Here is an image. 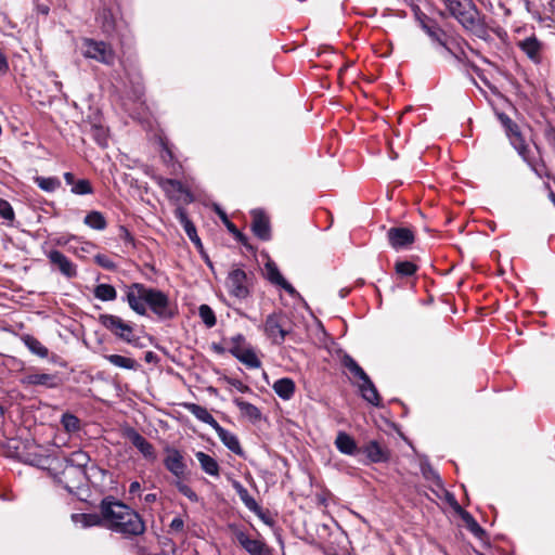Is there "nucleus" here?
<instances>
[{
  "label": "nucleus",
  "instance_id": "1",
  "mask_svg": "<svg viewBox=\"0 0 555 555\" xmlns=\"http://www.w3.org/2000/svg\"><path fill=\"white\" fill-rule=\"evenodd\" d=\"M121 300L139 315H146L147 308L160 320H172L178 314L177 305L160 289L149 287L143 283L124 285Z\"/></svg>",
  "mask_w": 555,
  "mask_h": 555
},
{
  "label": "nucleus",
  "instance_id": "2",
  "mask_svg": "<svg viewBox=\"0 0 555 555\" xmlns=\"http://www.w3.org/2000/svg\"><path fill=\"white\" fill-rule=\"evenodd\" d=\"M99 507L106 529L124 537H138L145 532V522L140 514L114 496L104 498Z\"/></svg>",
  "mask_w": 555,
  "mask_h": 555
},
{
  "label": "nucleus",
  "instance_id": "3",
  "mask_svg": "<svg viewBox=\"0 0 555 555\" xmlns=\"http://www.w3.org/2000/svg\"><path fill=\"white\" fill-rule=\"evenodd\" d=\"M450 16L461 26L479 38L487 35V27L480 17V12L473 0H441Z\"/></svg>",
  "mask_w": 555,
  "mask_h": 555
},
{
  "label": "nucleus",
  "instance_id": "4",
  "mask_svg": "<svg viewBox=\"0 0 555 555\" xmlns=\"http://www.w3.org/2000/svg\"><path fill=\"white\" fill-rule=\"evenodd\" d=\"M255 280L253 271L246 272L240 267H234L229 271L224 285L231 297L246 300L253 294Z\"/></svg>",
  "mask_w": 555,
  "mask_h": 555
},
{
  "label": "nucleus",
  "instance_id": "5",
  "mask_svg": "<svg viewBox=\"0 0 555 555\" xmlns=\"http://www.w3.org/2000/svg\"><path fill=\"white\" fill-rule=\"evenodd\" d=\"M100 324L109 331L116 338L135 347L143 348L140 337L134 333L133 325L130 322L124 321L120 317L115 314L103 313L99 315Z\"/></svg>",
  "mask_w": 555,
  "mask_h": 555
},
{
  "label": "nucleus",
  "instance_id": "6",
  "mask_svg": "<svg viewBox=\"0 0 555 555\" xmlns=\"http://www.w3.org/2000/svg\"><path fill=\"white\" fill-rule=\"evenodd\" d=\"M264 335L271 340L273 345H282L286 337L292 333L289 320L282 311H273L268 314L262 325Z\"/></svg>",
  "mask_w": 555,
  "mask_h": 555
},
{
  "label": "nucleus",
  "instance_id": "7",
  "mask_svg": "<svg viewBox=\"0 0 555 555\" xmlns=\"http://www.w3.org/2000/svg\"><path fill=\"white\" fill-rule=\"evenodd\" d=\"M82 54L107 66H113L116 61L115 51L109 43L91 38L82 40Z\"/></svg>",
  "mask_w": 555,
  "mask_h": 555
},
{
  "label": "nucleus",
  "instance_id": "8",
  "mask_svg": "<svg viewBox=\"0 0 555 555\" xmlns=\"http://www.w3.org/2000/svg\"><path fill=\"white\" fill-rule=\"evenodd\" d=\"M228 529L233 539L250 555H271L270 548L259 539H251L242 526L229 524Z\"/></svg>",
  "mask_w": 555,
  "mask_h": 555
},
{
  "label": "nucleus",
  "instance_id": "9",
  "mask_svg": "<svg viewBox=\"0 0 555 555\" xmlns=\"http://www.w3.org/2000/svg\"><path fill=\"white\" fill-rule=\"evenodd\" d=\"M23 386H41L49 389H54L61 386L62 378L59 373H40L31 369L28 370L20 379Z\"/></svg>",
  "mask_w": 555,
  "mask_h": 555
},
{
  "label": "nucleus",
  "instance_id": "10",
  "mask_svg": "<svg viewBox=\"0 0 555 555\" xmlns=\"http://www.w3.org/2000/svg\"><path fill=\"white\" fill-rule=\"evenodd\" d=\"M53 477L67 492L75 493L76 490L83 486L86 472L65 466L61 473L53 474Z\"/></svg>",
  "mask_w": 555,
  "mask_h": 555
},
{
  "label": "nucleus",
  "instance_id": "11",
  "mask_svg": "<svg viewBox=\"0 0 555 555\" xmlns=\"http://www.w3.org/2000/svg\"><path fill=\"white\" fill-rule=\"evenodd\" d=\"M125 437L135 447L139 452L150 462L156 461V451L154 446L143 437L133 427H127L124 433Z\"/></svg>",
  "mask_w": 555,
  "mask_h": 555
},
{
  "label": "nucleus",
  "instance_id": "12",
  "mask_svg": "<svg viewBox=\"0 0 555 555\" xmlns=\"http://www.w3.org/2000/svg\"><path fill=\"white\" fill-rule=\"evenodd\" d=\"M166 456L164 459V466L177 479H182L186 472V463L182 453L172 447L165 448Z\"/></svg>",
  "mask_w": 555,
  "mask_h": 555
},
{
  "label": "nucleus",
  "instance_id": "13",
  "mask_svg": "<svg viewBox=\"0 0 555 555\" xmlns=\"http://www.w3.org/2000/svg\"><path fill=\"white\" fill-rule=\"evenodd\" d=\"M496 116L501 125L503 126L505 133L508 137L509 142L514 146V149L517 152L524 151L525 147L528 145L526 144V141L520 132L518 125L514 120H512L505 113H498Z\"/></svg>",
  "mask_w": 555,
  "mask_h": 555
},
{
  "label": "nucleus",
  "instance_id": "14",
  "mask_svg": "<svg viewBox=\"0 0 555 555\" xmlns=\"http://www.w3.org/2000/svg\"><path fill=\"white\" fill-rule=\"evenodd\" d=\"M53 269H56L62 275L67 279L77 276V266L63 253L57 249H52L47 254Z\"/></svg>",
  "mask_w": 555,
  "mask_h": 555
},
{
  "label": "nucleus",
  "instance_id": "15",
  "mask_svg": "<svg viewBox=\"0 0 555 555\" xmlns=\"http://www.w3.org/2000/svg\"><path fill=\"white\" fill-rule=\"evenodd\" d=\"M360 453L364 454L369 463H387L390 460V450L377 440H370L360 447Z\"/></svg>",
  "mask_w": 555,
  "mask_h": 555
},
{
  "label": "nucleus",
  "instance_id": "16",
  "mask_svg": "<svg viewBox=\"0 0 555 555\" xmlns=\"http://www.w3.org/2000/svg\"><path fill=\"white\" fill-rule=\"evenodd\" d=\"M389 245L396 249H402L412 245L415 241L414 232L409 228L392 227L387 231Z\"/></svg>",
  "mask_w": 555,
  "mask_h": 555
},
{
  "label": "nucleus",
  "instance_id": "17",
  "mask_svg": "<svg viewBox=\"0 0 555 555\" xmlns=\"http://www.w3.org/2000/svg\"><path fill=\"white\" fill-rule=\"evenodd\" d=\"M20 459L31 466L52 470L53 462L56 461V459L51 457L49 454H44L41 452L40 448H36L35 450H29L23 454L20 455Z\"/></svg>",
  "mask_w": 555,
  "mask_h": 555
},
{
  "label": "nucleus",
  "instance_id": "18",
  "mask_svg": "<svg viewBox=\"0 0 555 555\" xmlns=\"http://www.w3.org/2000/svg\"><path fill=\"white\" fill-rule=\"evenodd\" d=\"M253 222L251 231L261 241H269L271 238V228L269 218L260 209L251 211Z\"/></svg>",
  "mask_w": 555,
  "mask_h": 555
},
{
  "label": "nucleus",
  "instance_id": "19",
  "mask_svg": "<svg viewBox=\"0 0 555 555\" xmlns=\"http://www.w3.org/2000/svg\"><path fill=\"white\" fill-rule=\"evenodd\" d=\"M175 217L178 219V221L184 229L190 241L195 245V247L198 249V251H202V249H203L202 241H201L199 236L197 235L196 228H195L194 223L191 221V219L189 218L186 210L181 206L177 207L175 209Z\"/></svg>",
  "mask_w": 555,
  "mask_h": 555
},
{
  "label": "nucleus",
  "instance_id": "20",
  "mask_svg": "<svg viewBox=\"0 0 555 555\" xmlns=\"http://www.w3.org/2000/svg\"><path fill=\"white\" fill-rule=\"evenodd\" d=\"M266 269V278L268 281L274 285L282 287L289 295H294L296 289L288 283L284 276L281 274L278 266L272 260H269L264 264Z\"/></svg>",
  "mask_w": 555,
  "mask_h": 555
},
{
  "label": "nucleus",
  "instance_id": "21",
  "mask_svg": "<svg viewBox=\"0 0 555 555\" xmlns=\"http://www.w3.org/2000/svg\"><path fill=\"white\" fill-rule=\"evenodd\" d=\"M518 154L539 178H546L548 180L555 179L541 157L533 158L530 156L528 146H526L524 151H519Z\"/></svg>",
  "mask_w": 555,
  "mask_h": 555
},
{
  "label": "nucleus",
  "instance_id": "22",
  "mask_svg": "<svg viewBox=\"0 0 555 555\" xmlns=\"http://www.w3.org/2000/svg\"><path fill=\"white\" fill-rule=\"evenodd\" d=\"M517 46L533 63L541 62L542 43L534 35L518 41Z\"/></svg>",
  "mask_w": 555,
  "mask_h": 555
},
{
  "label": "nucleus",
  "instance_id": "23",
  "mask_svg": "<svg viewBox=\"0 0 555 555\" xmlns=\"http://www.w3.org/2000/svg\"><path fill=\"white\" fill-rule=\"evenodd\" d=\"M96 22L102 31L106 35H113L117 29V17L113 9L102 7L96 14Z\"/></svg>",
  "mask_w": 555,
  "mask_h": 555
},
{
  "label": "nucleus",
  "instance_id": "24",
  "mask_svg": "<svg viewBox=\"0 0 555 555\" xmlns=\"http://www.w3.org/2000/svg\"><path fill=\"white\" fill-rule=\"evenodd\" d=\"M72 520L75 525H79L81 528L105 527V519L101 512L100 514L76 513L72 515Z\"/></svg>",
  "mask_w": 555,
  "mask_h": 555
},
{
  "label": "nucleus",
  "instance_id": "25",
  "mask_svg": "<svg viewBox=\"0 0 555 555\" xmlns=\"http://www.w3.org/2000/svg\"><path fill=\"white\" fill-rule=\"evenodd\" d=\"M218 438L221 440V442L234 454L238 456H244V451L241 447V443L238 441V438L233 433L227 430L221 425H219L215 429Z\"/></svg>",
  "mask_w": 555,
  "mask_h": 555
},
{
  "label": "nucleus",
  "instance_id": "26",
  "mask_svg": "<svg viewBox=\"0 0 555 555\" xmlns=\"http://www.w3.org/2000/svg\"><path fill=\"white\" fill-rule=\"evenodd\" d=\"M361 397L374 406H382V398L372 379L369 377L363 383H357Z\"/></svg>",
  "mask_w": 555,
  "mask_h": 555
},
{
  "label": "nucleus",
  "instance_id": "27",
  "mask_svg": "<svg viewBox=\"0 0 555 555\" xmlns=\"http://www.w3.org/2000/svg\"><path fill=\"white\" fill-rule=\"evenodd\" d=\"M424 31L429 36V38L434 42H437L451 55L457 57V55L451 50V48L448 46L446 41V31L438 25L437 22H433L431 24H424Z\"/></svg>",
  "mask_w": 555,
  "mask_h": 555
},
{
  "label": "nucleus",
  "instance_id": "28",
  "mask_svg": "<svg viewBox=\"0 0 555 555\" xmlns=\"http://www.w3.org/2000/svg\"><path fill=\"white\" fill-rule=\"evenodd\" d=\"M337 450L346 455H356L360 453V448H358L356 440L347 433L339 431L334 441Z\"/></svg>",
  "mask_w": 555,
  "mask_h": 555
},
{
  "label": "nucleus",
  "instance_id": "29",
  "mask_svg": "<svg viewBox=\"0 0 555 555\" xmlns=\"http://www.w3.org/2000/svg\"><path fill=\"white\" fill-rule=\"evenodd\" d=\"M341 364L348 370L351 375L352 383L357 386V383H363L370 376L358 364V362L349 354H344L341 358Z\"/></svg>",
  "mask_w": 555,
  "mask_h": 555
},
{
  "label": "nucleus",
  "instance_id": "30",
  "mask_svg": "<svg viewBox=\"0 0 555 555\" xmlns=\"http://www.w3.org/2000/svg\"><path fill=\"white\" fill-rule=\"evenodd\" d=\"M232 487L235 490L236 494L244 503V505L253 513L257 515H261L262 509L256 500L249 494L248 490L237 480H233Z\"/></svg>",
  "mask_w": 555,
  "mask_h": 555
},
{
  "label": "nucleus",
  "instance_id": "31",
  "mask_svg": "<svg viewBox=\"0 0 555 555\" xmlns=\"http://www.w3.org/2000/svg\"><path fill=\"white\" fill-rule=\"evenodd\" d=\"M185 408L198 421L209 425L214 430L220 425L205 406L196 403H188Z\"/></svg>",
  "mask_w": 555,
  "mask_h": 555
},
{
  "label": "nucleus",
  "instance_id": "32",
  "mask_svg": "<svg viewBox=\"0 0 555 555\" xmlns=\"http://www.w3.org/2000/svg\"><path fill=\"white\" fill-rule=\"evenodd\" d=\"M274 392L283 400H291L295 393L296 386L292 378L283 377L274 382Z\"/></svg>",
  "mask_w": 555,
  "mask_h": 555
},
{
  "label": "nucleus",
  "instance_id": "33",
  "mask_svg": "<svg viewBox=\"0 0 555 555\" xmlns=\"http://www.w3.org/2000/svg\"><path fill=\"white\" fill-rule=\"evenodd\" d=\"M233 403L238 408L241 414L253 423L261 420V411L254 404L243 400L242 398H234Z\"/></svg>",
  "mask_w": 555,
  "mask_h": 555
},
{
  "label": "nucleus",
  "instance_id": "34",
  "mask_svg": "<svg viewBox=\"0 0 555 555\" xmlns=\"http://www.w3.org/2000/svg\"><path fill=\"white\" fill-rule=\"evenodd\" d=\"M91 461L89 454L82 450L74 451L65 459L66 467L77 468L78 470L86 472V467Z\"/></svg>",
  "mask_w": 555,
  "mask_h": 555
},
{
  "label": "nucleus",
  "instance_id": "35",
  "mask_svg": "<svg viewBox=\"0 0 555 555\" xmlns=\"http://www.w3.org/2000/svg\"><path fill=\"white\" fill-rule=\"evenodd\" d=\"M197 461L199 462L201 468L210 476H219V464L209 454L198 451L195 453Z\"/></svg>",
  "mask_w": 555,
  "mask_h": 555
},
{
  "label": "nucleus",
  "instance_id": "36",
  "mask_svg": "<svg viewBox=\"0 0 555 555\" xmlns=\"http://www.w3.org/2000/svg\"><path fill=\"white\" fill-rule=\"evenodd\" d=\"M21 340L28 348V350L38 356L41 359H44L49 356V350L46 346H43L36 337L29 334H24L21 336Z\"/></svg>",
  "mask_w": 555,
  "mask_h": 555
},
{
  "label": "nucleus",
  "instance_id": "37",
  "mask_svg": "<svg viewBox=\"0 0 555 555\" xmlns=\"http://www.w3.org/2000/svg\"><path fill=\"white\" fill-rule=\"evenodd\" d=\"M457 513L466 525V528L477 538H481L485 534V530L477 522L470 513L463 509L457 502H455Z\"/></svg>",
  "mask_w": 555,
  "mask_h": 555
},
{
  "label": "nucleus",
  "instance_id": "38",
  "mask_svg": "<svg viewBox=\"0 0 555 555\" xmlns=\"http://www.w3.org/2000/svg\"><path fill=\"white\" fill-rule=\"evenodd\" d=\"M83 222L93 230L103 231L107 228V221L101 211L92 210L85 216Z\"/></svg>",
  "mask_w": 555,
  "mask_h": 555
},
{
  "label": "nucleus",
  "instance_id": "39",
  "mask_svg": "<svg viewBox=\"0 0 555 555\" xmlns=\"http://www.w3.org/2000/svg\"><path fill=\"white\" fill-rule=\"evenodd\" d=\"M235 358L249 369H259L261 366V361L250 346L243 349L238 354H235Z\"/></svg>",
  "mask_w": 555,
  "mask_h": 555
},
{
  "label": "nucleus",
  "instance_id": "40",
  "mask_svg": "<svg viewBox=\"0 0 555 555\" xmlns=\"http://www.w3.org/2000/svg\"><path fill=\"white\" fill-rule=\"evenodd\" d=\"M217 214L234 238L242 245L246 246L248 241L247 236L236 228V225L228 218L227 214L219 207L217 208Z\"/></svg>",
  "mask_w": 555,
  "mask_h": 555
},
{
  "label": "nucleus",
  "instance_id": "41",
  "mask_svg": "<svg viewBox=\"0 0 555 555\" xmlns=\"http://www.w3.org/2000/svg\"><path fill=\"white\" fill-rule=\"evenodd\" d=\"M93 295L101 301H113L117 298V292L111 284H99L93 289Z\"/></svg>",
  "mask_w": 555,
  "mask_h": 555
},
{
  "label": "nucleus",
  "instance_id": "42",
  "mask_svg": "<svg viewBox=\"0 0 555 555\" xmlns=\"http://www.w3.org/2000/svg\"><path fill=\"white\" fill-rule=\"evenodd\" d=\"M105 359L113 365L126 370H138L139 363L131 358H127L120 354H106Z\"/></svg>",
  "mask_w": 555,
  "mask_h": 555
},
{
  "label": "nucleus",
  "instance_id": "43",
  "mask_svg": "<svg viewBox=\"0 0 555 555\" xmlns=\"http://www.w3.org/2000/svg\"><path fill=\"white\" fill-rule=\"evenodd\" d=\"M34 182L40 190L48 193H53L61 186V180L57 177L37 176L34 178Z\"/></svg>",
  "mask_w": 555,
  "mask_h": 555
},
{
  "label": "nucleus",
  "instance_id": "44",
  "mask_svg": "<svg viewBox=\"0 0 555 555\" xmlns=\"http://www.w3.org/2000/svg\"><path fill=\"white\" fill-rule=\"evenodd\" d=\"M229 344L228 351L235 358V354H238L243 349L248 347L246 344V338L243 334H236L229 339L224 340Z\"/></svg>",
  "mask_w": 555,
  "mask_h": 555
},
{
  "label": "nucleus",
  "instance_id": "45",
  "mask_svg": "<svg viewBox=\"0 0 555 555\" xmlns=\"http://www.w3.org/2000/svg\"><path fill=\"white\" fill-rule=\"evenodd\" d=\"M91 138L96 142V144L101 147H106L108 144V134L107 130L100 125L92 124L90 127Z\"/></svg>",
  "mask_w": 555,
  "mask_h": 555
},
{
  "label": "nucleus",
  "instance_id": "46",
  "mask_svg": "<svg viewBox=\"0 0 555 555\" xmlns=\"http://www.w3.org/2000/svg\"><path fill=\"white\" fill-rule=\"evenodd\" d=\"M198 314L202 319L203 323L208 327L211 328L217 323V318L214 312V310L206 304H203L198 308Z\"/></svg>",
  "mask_w": 555,
  "mask_h": 555
},
{
  "label": "nucleus",
  "instance_id": "47",
  "mask_svg": "<svg viewBox=\"0 0 555 555\" xmlns=\"http://www.w3.org/2000/svg\"><path fill=\"white\" fill-rule=\"evenodd\" d=\"M396 273L402 278L412 276L417 271V266L412 261H397L395 266Z\"/></svg>",
  "mask_w": 555,
  "mask_h": 555
},
{
  "label": "nucleus",
  "instance_id": "48",
  "mask_svg": "<svg viewBox=\"0 0 555 555\" xmlns=\"http://www.w3.org/2000/svg\"><path fill=\"white\" fill-rule=\"evenodd\" d=\"M61 424L67 433H76L80 429V420L72 413H64Z\"/></svg>",
  "mask_w": 555,
  "mask_h": 555
},
{
  "label": "nucleus",
  "instance_id": "49",
  "mask_svg": "<svg viewBox=\"0 0 555 555\" xmlns=\"http://www.w3.org/2000/svg\"><path fill=\"white\" fill-rule=\"evenodd\" d=\"M70 191L76 195H88L94 193L93 186L88 179L76 180Z\"/></svg>",
  "mask_w": 555,
  "mask_h": 555
},
{
  "label": "nucleus",
  "instance_id": "50",
  "mask_svg": "<svg viewBox=\"0 0 555 555\" xmlns=\"http://www.w3.org/2000/svg\"><path fill=\"white\" fill-rule=\"evenodd\" d=\"M173 486L182 495L186 496L191 502H198L199 498L196 494V492L190 486L184 483L181 479L175 480Z\"/></svg>",
  "mask_w": 555,
  "mask_h": 555
},
{
  "label": "nucleus",
  "instance_id": "51",
  "mask_svg": "<svg viewBox=\"0 0 555 555\" xmlns=\"http://www.w3.org/2000/svg\"><path fill=\"white\" fill-rule=\"evenodd\" d=\"M543 137L548 146L555 152V127L547 122L543 129Z\"/></svg>",
  "mask_w": 555,
  "mask_h": 555
},
{
  "label": "nucleus",
  "instance_id": "52",
  "mask_svg": "<svg viewBox=\"0 0 555 555\" xmlns=\"http://www.w3.org/2000/svg\"><path fill=\"white\" fill-rule=\"evenodd\" d=\"M0 217L8 221L14 219V210L11 204L4 199H0Z\"/></svg>",
  "mask_w": 555,
  "mask_h": 555
},
{
  "label": "nucleus",
  "instance_id": "53",
  "mask_svg": "<svg viewBox=\"0 0 555 555\" xmlns=\"http://www.w3.org/2000/svg\"><path fill=\"white\" fill-rule=\"evenodd\" d=\"M94 261L96 264H99L100 267H102L103 269H106V270H113L116 267L115 263L113 262V260H111L107 256H105L103 254L95 255Z\"/></svg>",
  "mask_w": 555,
  "mask_h": 555
},
{
  "label": "nucleus",
  "instance_id": "54",
  "mask_svg": "<svg viewBox=\"0 0 555 555\" xmlns=\"http://www.w3.org/2000/svg\"><path fill=\"white\" fill-rule=\"evenodd\" d=\"M119 238L127 245H134V237L131 232L124 225L119 228Z\"/></svg>",
  "mask_w": 555,
  "mask_h": 555
},
{
  "label": "nucleus",
  "instance_id": "55",
  "mask_svg": "<svg viewBox=\"0 0 555 555\" xmlns=\"http://www.w3.org/2000/svg\"><path fill=\"white\" fill-rule=\"evenodd\" d=\"M163 151H162V158L166 164H171L175 160V156L172 151L169 149L167 143H162Z\"/></svg>",
  "mask_w": 555,
  "mask_h": 555
},
{
  "label": "nucleus",
  "instance_id": "56",
  "mask_svg": "<svg viewBox=\"0 0 555 555\" xmlns=\"http://www.w3.org/2000/svg\"><path fill=\"white\" fill-rule=\"evenodd\" d=\"M228 383H229L231 386L235 387V388H236L238 391H241V392H247V391H249V390H250V388H249L247 385H245V384H244L242 380H240V379H236V378H230V379H228Z\"/></svg>",
  "mask_w": 555,
  "mask_h": 555
},
{
  "label": "nucleus",
  "instance_id": "57",
  "mask_svg": "<svg viewBox=\"0 0 555 555\" xmlns=\"http://www.w3.org/2000/svg\"><path fill=\"white\" fill-rule=\"evenodd\" d=\"M170 529L176 532L183 531L184 528V521L181 517H175L170 522Z\"/></svg>",
  "mask_w": 555,
  "mask_h": 555
},
{
  "label": "nucleus",
  "instance_id": "58",
  "mask_svg": "<svg viewBox=\"0 0 555 555\" xmlns=\"http://www.w3.org/2000/svg\"><path fill=\"white\" fill-rule=\"evenodd\" d=\"M423 474L427 479H431L436 481V483L440 485L441 479L436 470H434L431 467H428V469H423Z\"/></svg>",
  "mask_w": 555,
  "mask_h": 555
},
{
  "label": "nucleus",
  "instance_id": "59",
  "mask_svg": "<svg viewBox=\"0 0 555 555\" xmlns=\"http://www.w3.org/2000/svg\"><path fill=\"white\" fill-rule=\"evenodd\" d=\"M133 551H134V554L135 555H158V554H153L149 551L147 546L138 542L134 546H133Z\"/></svg>",
  "mask_w": 555,
  "mask_h": 555
},
{
  "label": "nucleus",
  "instance_id": "60",
  "mask_svg": "<svg viewBox=\"0 0 555 555\" xmlns=\"http://www.w3.org/2000/svg\"><path fill=\"white\" fill-rule=\"evenodd\" d=\"M165 184L166 185H170L173 190L178 191V192H182L183 191V185L180 181L178 180H175V179H167L165 181Z\"/></svg>",
  "mask_w": 555,
  "mask_h": 555
},
{
  "label": "nucleus",
  "instance_id": "61",
  "mask_svg": "<svg viewBox=\"0 0 555 555\" xmlns=\"http://www.w3.org/2000/svg\"><path fill=\"white\" fill-rule=\"evenodd\" d=\"M63 177H64L66 184L70 185V186H73L74 183L76 182V178L73 172H65Z\"/></svg>",
  "mask_w": 555,
  "mask_h": 555
},
{
  "label": "nucleus",
  "instance_id": "62",
  "mask_svg": "<svg viewBox=\"0 0 555 555\" xmlns=\"http://www.w3.org/2000/svg\"><path fill=\"white\" fill-rule=\"evenodd\" d=\"M141 490V485L139 481H132L129 486V493L130 494H135L137 492H139Z\"/></svg>",
  "mask_w": 555,
  "mask_h": 555
},
{
  "label": "nucleus",
  "instance_id": "63",
  "mask_svg": "<svg viewBox=\"0 0 555 555\" xmlns=\"http://www.w3.org/2000/svg\"><path fill=\"white\" fill-rule=\"evenodd\" d=\"M420 23H421V27L422 29L424 30V24H431L433 22H435L434 20H430L427 15L425 14H422L421 16L417 17Z\"/></svg>",
  "mask_w": 555,
  "mask_h": 555
},
{
  "label": "nucleus",
  "instance_id": "64",
  "mask_svg": "<svg viewBox=\"0 0 555 555\" xmlns=\"http://www.w3.org/2000/svg\"><path fill=\"white\" fill-rule=\"evenodd\" d=\"M157 500V495L155 493H147L144 495V502L152 504Z\"/></svg>",
  "mask_w": 555,
  "mask_h": 555
}]
</instances>
